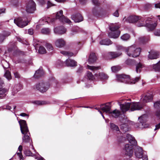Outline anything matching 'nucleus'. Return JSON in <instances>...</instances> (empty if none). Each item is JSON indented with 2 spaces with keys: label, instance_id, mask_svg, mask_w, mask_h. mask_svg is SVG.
<instances>
[{
  "label": "nucleus",
  "instance_id": "34",
  "mask_svg": "<svg viewBox=\"0 0 160 160\" xmlns=\"http://www.w3.org/2000/svg\"><path fill=\"white\" fill-rule=\"evenodd\" d=\"M139 39L140 43L144 44L148 42L149 40V38L148 37L143 36L140 37Z\"/></svg>",
  "mask_w": 160,
  "mask_h": 160
},
{
  "label": "nucleus",
  "instance_id": "2",
  "mask_svg": "<svg viewBox=\"0 0 160 160\" xmlns=\"http://www.w3.org/2000/svg\"><path fill=\"white\" fill-rule=\"evenodd\" d=\"M53 83L57 84L58 83V82L55 78L52 77L48 82H41L37 84L35 88L40 92L43 93L46 92L50 88V85Z\"/></svg>",
  "mask_w": 160,
  "mask_h": 160
},
{
  "label": "nucleus",
  "instance_id": "54",
  "mask_svg": "<svg viewBox=\"0 0 160 160\" xmlns=\"http://www.w3.org/2000/svg\"><path fill=\"white\" fill-rule=\"evenodd\" d=\"M92 2L93 4L96 6H99L100 4L98 0H92Z\"/></svg>",
  "mask_w": 160,
  "mask_h": 160
},
{
  "label": "nucleus",
  "instance_id": "44",
  "mask_svg": "<svg viewBox=\"0 0 160 160\" xmlns=\"http://www.w3.org/2000/svg\"><path fill=\"white\" fill-rule=\"evenodd\" d=\"M38 52L40 54H44L46 53V50L43 47L40 46L38 50Z\"/></svg>",
  "mask_w": 160,
  "mask_h": 160
},
{
  "label": "nucleus",
  "instance_id": "29",
  "mask_svg": "<svg viewBox=\"0 0 160 160\" xmlns=\"http://www.w3.org/2000/svg\"><path fill=\"white\" fill-rule=\"evenodd\" d=\"M96 60L97 57L95 55V53L93 52L91 53L88 59L89 63L91 64L94 63L96 62Z\"/></svg>",
  "mask_w": 160,
  "mask_h": 160
},
{
  "label": "nucleus",
  "instance_id": "6",
  "mask_svg": "<svg viewBox=\"0 0 160 160\" xmlns=\"http://www.w3.org/2000/svg\"><path fill=\"white\" fill-rule=\"evenodd\" d=\"M109 29L112 31L108 33L110 38H118L120 34V31H118L120 27L118 24H112L109 26Z\"/></svg>",
  "mask_w": 160,
  "mask_h": 160
},
{
  "label": "nucleus",
  "instance_id": "48",
  "mask_svg": "<svg viewBox=\"0 0 160 160\" xmlns=\"http://www.w3.org/2000/svg\"><path fill=\"white\" fill-rule=\"evenodd\" d=\"M88 67L89 69L91 70L92 71L95 70H98L100 69V67H95V66H91L89 65H88Z\"/></svg>",
  "mask_w": 160,
  "mask_h": 160
},
{
  "label": "nucleus",
  "instance_id": "14",
  "mask_svg": "<svg viewBox=\"0 0 160 160\" xmlns=\"http://www.w3.org/2000/svg\"><path fill=\"white\" fill-rule=\"evenodd\" d=\"M92 12L94 15L98 17L103 14L104 11L102 8L97 7L93 8Z\"/></svg>",
  "mask_w": 160,
  "mask_h": 160
},
{
  "label": "nucleus",
  "instance_id": "18",
  "mask_svg": "<svg viewBox=\"0 0 160 160\" xmlns=\"http://www.w3.org/2000/svg\"><path fill=\"white\" fill-rule=\"evenodd\" d=\"M141 98L140 100H152L153 95L151 92L147 93L145 95L142 94L141 96Z\"/></svg>",
  "mask_w": 160,
  "mask_h": 160
},
{
  "label": "nucleus",
  "instance_id": "41",
  "mask_svg": "<svg viewBox=\"0 0 160 160\" xmlns=\"http://www.w3.org/2000/svg\"><path fill=\"white\" fill-rule=\"evenodd\" d=\"M24 153L26 155V156H31L34 157L35 159H38V158L36 156L35 154H33L32 153L30 150H26L24 152Z\"/></svg>",
  "mask_w": 160,
  "mask_h": 160
},
{
  "label": "nucleus",
  "instance_id": "57",
  "mask_svg": "<svg viewBox=\"0 0 160 160\" xmlns=\"http://www.w3.org/2000/svg\"><path fill=\"white\" fill-rule=\"evenodd\" d=\"M154 34L155 36H160V29L154 32Z\"/></svg>",
  "mask_w": 160,
  "mask_h": 160
},
{
  "label": "nucleus",
  "instance_id": "36",
  "mask_svg": "<svg viewBox=\"0 0 160 160\" xmlns=\"http://www.w3.org/2000/svg\"><path fill=\"white\" fill-rule=\"evenodd\" d=\"M146 117V115L144 114L139 118L138 119L139 121L141 123L142 125L143 126L144 124V123L146 122L147 121Z\"/></svg>",
  "mask_w": 160,
  "mask_h": 160
},
{
  "label": "nucleus",
  "instance_id": "33",
  "mask_svg": "<svg viewBox=\"0 0 160 160\" xmlns=\"http://www.w3.org/2000/svg\"><path fill=\"white\" fill-rule=\"evenodd\" d=\"M136 61L135 60L130 58L128 59L125 62V63L128 65L133 66L136 64Z\"/></svg>",
  "mask_w": 160,
  "mask_h": 160
},
{
  "label": "nucleus",
  "instance_id": "5",
  "mask_svg": "<svg viewBox=\"0 0 160 160\" xmlns=\"http://www.w3.org/2000/svg\"><path fill=\"white\" fill-rule=\"evenodd\" d=\"M57 19H59V20L62 22H65L69 24L72 22L68 18L65 17L63 15V11L62 10H60L56 14V18H48L46 20L48 22H54Z\"/></svg>",
  "mask_w": 160,
  "mask_h": 160
},
{
  "label": "nucleus",
  "instance_id": "46",
  "mask_svg": "<svg viewBox=\"0 0 160 160\" xmlns=\"http://www.w3.org/2000/svg\"><path fill=\"white\" fill-rule=\"evenodd\" d=\"M50 29L48 28H42L41 30V32L43 34H48L50 32Z\"/></svg>",
  "mask_w": 160,
  "mask_h": 160
},
{
  "label": "nucleus",
  "instance_id": "26",
  "mask_svg": "<svg viewBox=\"0 0 160 160\" xmlns=\"http://www.w3.org/2000/svg\"><path fill=\"white\" fill-rule=\"evenodd\" d=\"M65 64L68 67H74L77 65V62L70 59H67L65 61Z\"/></svg>",
  "mask_w": 160,
  "mask_h": 160
},
{
  "label": "nucleus",
  "instance_id": "60",
  "mask_svg": "<svg viewBox=\"0 0 160 160\" xmlns=\"http://www.w3.org/2000/svg\"><path fill=\"white\" fill-rule=\"evenodd\" d=\"M28 33L30 35H32L33 33V30L32 29H29L28 30Z\"/></svg>",
  "mask_w": 160,
  "mask_h": 160
},
{
  "label": "nucleus",
  "instance_id": "56",
  "mask_svg": "<svg viewBox=\"0 0 160 160\" xmlns=\"http://www.w3.org/2000/svg\"><path fill=\"white\" fill-rule=\"evenodd\" d=\"M14 75L15 78H20V76L19 73L17 72H14Z\"/></svg>",
  "mask_w": 160,
  "mask_h": 160
},
{
  "label": "nucleus",
  "instance_id": "1",
  "mask_svg": "<svg viewBox=\"0 0 160 160\" xmlns=\"http://www.w3.org/2000/svg\"><path fill=\"white\" fill-rule=\"evenodd\" d=\"M151 18H149L141 17L139 18L138 16H131L127 19L124 18L122 21L124 22L126 21L129 23L136 22V25L138 27L146 26L148 28V31H152L154 30L157 26L156 23L151 24L150 22L151 21Z\"/></svg>",
  "mask_w": 160,
  "mask_h": 160
},
{
  "label": "nucleus",
  "instance_id": "52",
  "mask_svg": "<svg viewBox=\"0 0 160 160\" xmlns=\"http://www.w3.org/2000/svg\"><path fill=\"white\" fill-rule=\"evenodd\" d=\"M154 106L155 108H160V101L156 102L154 103Z\"/></svg>",
  "mask_w": 160,
  "mask_h": 160
},
{
  "label": "nucleus",
  "instance_id": "58",
  "mask_svg": "<svg viewBox=\"0 0 160 160\" xmlns=\"http://www.w3.org/2000/svg\"><path fill=\"white\" fill-rule=\"evenodd\" d=\"M114 16L116 17H118L119 16L118 11V10H116L113 14Z\"/></svg>",
  "mask_w": 160,
  "mask_h": 160
},
{
  "label": "nucleus",
  "instance_id": "16",
  "mask_svg": "<svg viewBox=\"0 0 160 160\" xmlns=\"http://www.w3.org/2000/svg\"><path fill=\"white\" fill-rule=\"evenodd\" d=\"M3 84L2 81L0 79V99L5 97L6 95L7 90L4 88H2V85Z\"/></svg>",
  "mask_w": 160,
  "mask_h": 160
},
{
  "label": "nucleus",
  "instance_id": "24",
  "mask_svg": "<svg viewBox=\"0 0 160 160\" xmlns=\"http://www.w3.org/2000/svg\"><path fill=\"white\" fill-rule=\"evenodd\" d=\"M130 109V103L129 102L126 103L124 104H121V110L123 113Z\"/></svg>",
  "mask_w": 160,
  "mask_h": 160
},
{
  "label": "nucleus",
  "instance_id": "13",
  "mask_svg": "<svg viewBox=\"0 0 160 160\" xmlns=\"http://www.w3.org/2000/svg\"><path fill=\"white\" fill-rule=\"evenodd\" d=\"M112 102H109L101 105L100 108L102 111L106 113H110Z\"/></svg>",
  "mask_w": 160,
  "mask_h": 160
},
{
  "label": "nucleus",
  "instance_id": "64",
  "mask_svg": "<svg viewBox=\"0 0 160 160\" xmlns=\"http://www.w3.org/2000/svg\"><path fill=\"white\" fill-rule=\"evenodd\" d=\"M156 115L160 118V111H157L156 112Z\"/></svg>",
  "mask_w": 160,
  "mask_h": 160
},
{
  "label": "nucleus",
  "instance_id": "4",
  "mask_svg": "<svg viewBox=\"0 0 160 160\" xmlns=\"http://www.w3.org/2000/svg\"><path fill=\"white\" fill-rule=\"evenodd\" d=\"M141 51V48L137 47L135 45H131L125 49V51L128 56L133 58L138 57L140 54Z\"/></svg>",
  "mask_w": 160,
  "mask_h": 160
},
{
  "label": "nucleus",
  "instance_id": "25",
  "mask_svg": "<svg viewBox=\"0 0 160 160\" xmlns=\"http://www.w3.org/2000/svg\"><path fill=\"white\" fill-rule=\"evenodd\" d=\"M31 103L36 106L46 105L50 103L48 101H32Z\"/></svg>",
  "mask_w": 160,
  "mask_h": 160
},
{
  "label": "nucleus",
  "instance_id": "30",
  "mask_svg": "<svg viewBox=\"0 0 160 160\" xmlns=\"http://www.w3.org/2000/svg\"><path fill=\"white\" fill-rule=\"evenodd\" d=\"M11 33L8 32H5L3 34H0V42H2Z\"/></svg>",
  "mask_w": 160,
  "mask_h": 160
},
{
  "label": "nucleus",
  "instance_id": "19",
  "mask_svg": "<svg viewBox=\"0 0 160 160\" xmlns=\"http://www.w3.org/2000/svg\"><path fill=\"white\" fill-rule=\"evenodd\" d=\"M66 31V29L63 26L56 28L54 29L55 33L59 34H63L65 33Z\"/></svg>",
  "mask_w": 160,
  "mask_h": 160
},
{
  "label": "nucleus",
  "instance_id": "28",
  "mask_svg": "<svg viewBox=\"0 0 160 160\" xmlns=\"http://www.w3.org/2000/svg\"><path fill=\"white\" fill-rule=\"evenodd\" d=\"M65 44V41L62 38L58 39L55 42L56 46L59 48H62L64 47Z\"/></svg>",
  "mask_w": 160,
  "mask_h": 160
},
{
  "label": "nucleus",
  "instance_id": "23",
  "mask_svg": "<svg viewBox=\"0 0 160 160\" xmlns=\"http://www.w3.org/2000/svg\"><path fill=\"white\" fill-rule=\"evenodd\" d=\"M135 65L136 66V71L137 73L140 72L142 68L145 67V65L140 62H136Z\"/></svg>",
  "mask_w": 160,
  "mask_h": 160
},
{
  "label": "nucleus",
  "instance_id": "55",
  "mask_svg": "<svg viewBox=\"0 0 160 160\" xmlns=\"http://www.w3.org/2000/svg\"><path fill=\"white\" fill-rule=\"evenodd\" d=\"M146 122L144 123V124L143 126H142L141 125H140L139 126H140V128H146L148 127L149 125L148 124H146L145 123Z\"/></svg>",
  "mask_w": 160,
  "mask_h": 160
},
{
  "label": "nucleus",
  "instance_id": "43",
  "mask_svg": "<svg viewBox=\"0 0 160 160\" xmlns=\"http://www.w3.org/2000/svg\"><path fill=\"white\" fill-rule=\"evenodd\" d=\"M87 76L88 79L89 80L92 81L95 78L92 73L89 71H88L87 72Z\"/></svg>",
  "mask_w": 160,
  "mask_h": 160
},
{
  "label": "nucleus",
  "instance_id": "27",
  "mask_svg": "<svg viewBox=\"0 0 160 160\" xmlns=\"http://www.w3.org/2000/svg\"><path fill=\"white\" fill-rule=\"evenodd\" d=\"M127 138L129 142L132 145H136L137 142L135 138L132 135L128 134L127 135Z\"/></svg>",
  "mask_w": 160,
  "mask_h": 160
},
{
  "label": "nucleus",
  "instance_id": "53",
  "mask_svg": "<svg viewBox=\"0 0 160 160\" xmlns=\"http://www.w3.org/2000/svg\"><path fill=\"white\" fill-rule=\"evenodd\" d=\"M152 7V5L150 3H148L145 5L144 8L145 10H148L151 8Z\"/></svg>",
  "mask_w": 160,
  "mask_h": 160
},
{
  "label": "nucleus",
  "instance_id": "59",
  "mask_svg": "<svg viewBox=\"0 0 160 160\" xmlns=\"http://www.w3.org/2000/svg\"><path fill=\"white\" fill-rule=\"evenodd\" d=\"M83 71V68L82 67H80L77 71L78 73H81Z\"/></svg>",
  "mask_w": 160,
  "mask_h": 160
},
{
  "label": "nucleus",
  "instance_id": "9",
  "mask_svg": "<svg viewBox=\"0 0 160 160\" xmlns=\"http://www.w3.org/2000/svg\"><path fill=\"white\" fill-rule=\"evenodd\" d=\"M36 10V4L32 0L29 1L27 4L26 11L28 13H33Z\"/></svg>",
  "mask_w": 160,
  "mask_h": 160
},
{
  "label": "nucleus",
  "instance_id": "49",
  "mask_svg": "<svg viewBox=\"0 0 160 160\" xmlns=\"http://www.w3.org/2000/svg\"><path fill=\"white\" fill-rule=\"evenodd\" d=\"M140 77H136L135 78L132 80H131L130 79V84H131L135 83L136 82H138L140 80Z\"/></svg>",
  "mask_w": 160,
  "mask_h": 160
},
{
  "label": "nucleus",
  "instance_id": "40",
  "mask_svg": "<svg viewBox=\"0 0 160 160\" xmlns=\"http://www.w3.org/2000/svg\"><path fill=\"white\" fill-rule=\"evenodd\" d=\"M110 128L111 129L115 132H119V128L118 126L115 125L114 123L110 124Z\"/></svg>",
  "mask_w": 160,
  "mask_h": 160
},
{
  "label": "nucleus",
  "instance_id": "37",
  "mask_svg": "<svg viewBox=\"0 0 160 160\" xmlns=\"http://www.w3.org/2000/svg\"><path fill=\"white\" fill-rule=\"evenodd\" d=\"M95 76L98 77V78L101 79H104L108 78L107 75L103 72H100L98 74H95Z\"/></svg>",
  "mask_w": 160,
  "mask_h": 160
},
{
  "label": "nucleus",
  "instance_id": "22",
  "mask_svg": "<svg viewBox=\"0 0 160 160\" xmlns=\"http://www.w3.org/2000/svg\"><path fill=\"white\" fill-rule=\"evenodd\" d=\"M120 55V53L118 52H110L108 53V58H106V59H112L116 58Z\"/></svg>",
  "mask_w": 160,
  "mask_h": 160
},
{
  "label": "nucleus",
  "instance_id": "10",
  "mask_svg": "<svg viewBox=\"0 0 160 160\" xmlns=\"http://www.w3.org/2000/svg\"><path fill=\"white\" fill-rule=\"evenodd\" d=\"M133 147L132 145L126 144L123 149L125 154L129 157H131L133 153Z\"/></svg>",
  "mask_w": 160,
  "mask_h": 160
},
{
  "label": "nucleus",
  "instance_id": "39",
  "mask_svg": "<svg viewBox=\"0 0 160 160\" xmlns=\"http://www.w3.org/2000/svg\"><path fill=\"white\" fill-rule=\"evenodd\" d=\"M111 69L112 72L116 73L120 70V66L118 65L114 66L111 67Z\"/></svg>",
  "mask_w": 160,
  "mask_h": 160
},
{
  "label": "nucleus",
  "instance_id": "17",
  "mask_svg": "<svg viewBox=\"0 0 160 160\" xmlns=\"http://www.w3.org/2000/svg\"><path fill=\"white\" fill-rule=\"evenodd\" d=\"M130 76L124 74H121V82L130 84Z\"/></svg>",
  "mask_w": 160,
  "mask_h": 160
},
{
  "label": "nucleus",
  "instance_id": "35",
  "mask_svg": "<svg viewBox=\"0 0 160 160\" xmlns=\"http://www.w3.org/2000/svg\"><path fill=\"white\" fill-rule=\"evenodd\" d=\"M111 114L112 116L115 118H117L119 117L120 115V112L117 109L113 110L112 112L110 111V113H109Z\"/></svg>",
  "mask_w": 160,
  "mask_h": 160
},
{
  "label": "nucleus",
  "instance_id": "7",
  "mask_svg": "<svg viewBox=\"0 0 160 160\" xmlns=\"http://www.w3.org/2000/svg\"><path fill=\"white\" fill-rule=\"evenodd\" d=\"M128 121L124 114H121V133H125L128 131Z\"/></svg>",
  "mask_w": 160,
  "mask_h": 160
},
{
  "label": "nucleus",
  "instance_id": "50",
  "mask_svg": "<svg viewBox=\"0 0 160 160\" xmlns=\"http://www.w3.org/2000/svg\"><path fill=\"white\" fill-rule=\"evenodd\" d=\"M46 47L47 49L49 51H51L53 50V48L52 45L49 43H47L46 44Z\"/></svg>",
  "mask_w": 160,
  "mask_h": 160
},
{
  "label": "nucleus",
  "instance_id": "32",
  "mask_svg": "<svg viewBox=\"0 0 160 160\" xmlns=\"http://www.w3.org/2000/svg\"><path fill=\"white\" fill-rule=\"evenodd\" d=\"M112 42L109 39L102 40L100 42V44L101 45H109L112 44Z\"/></svg>",
  "mask_w": 160,
  "mask_h": 160
},
{
  "label": "nucleus",
  "instance_id": "45",
  "mask_svg": "<svg viewBox=\"0 0 160 160\" xmlns=\"http://www.w3.org/2000/svg\"><path fill=\"white\" fill-rule=\"evenodd\" d=\"M130 38V35L127 33L124 34L121 37V39L125 40L127 41Z\"/></svg>",
  "mask_w": 160,
  "mask_h": 160
},
{
  "label": "nucleus",
  "instance_id": "31",
  "mask_svg": "<svg viewBox=\"0 0 160 160\" xmlns=\"http://www.w3.org/2000/svg\"><path fill=\"white\" fill-rule=\"evenodd\" d=\"M44 74V72L42 70L39 69L36 72L34 75V77L36 78H38L42 76Z\"/></svg>",
  "mask_w": 160,
  "mask_h": 160
},
{
  "label": "nucleus",
  "instance_id": "38",
  "mask_svg": "<svg viewBox=\"0 0 160 160\" xmlns=\"http://www.w3.org/2000/svg\"><path fill=\"white\" fill-rule=\"evenodd\" d=\"M152 67L154 71H160V61L156 64H153Z\"/></svg>",
  "mask_w": 160,
  "mask_h": 160
},
{
  "label": "nucleus",
  "instance_id": "3",
  "mask_svg": "<svg viewBox=\"0 0 160 160\" xmlns=\"http://www.w3.org/2000/svg\"><path fill=\"white\" fill-rule=\"evenodd\" d=\"M18 122L20 126L21 132L24 135L22 137L23 142L26 143L29 142L30 133L26 121L21 120L18 121Z\"/></svg>",
  "mask_w": 160,
  "mask_h": 160
},
{
  "label": "nucleus",
  "instance_id": "51",
  "mask_svg": "<svg viewBox=\"0 0 160 160\" xmlns=\"http://www.w3.org/2000/svg\"><path fill=\"white\" fill-rule=\"evenodd\" d=\"M55 4L51 2L50 1H48L47 3V8L48 9L51 7L55 6Z\"/></svg>",
  "mask_w": 160,
  "mask_h": 160
},
{
  "label": "nucleus",
  "instance_id": "20",
  "mask_svg": "<svg viewBox=\"0 0 160 160\" xmlns=\"http://www.w3.org/2000/svg\"><path fill=\"white\" fill-rule=\"evenodd\" d=\"M142 149L140 147L137 146L135 150V155L136 158H141L142 157Z\"/></svg>",
  "mask_w": 160,
  "mask_h": 160
},
{
  "label": "nucleus",
  "instance_id": "12",
  "mask_svg": "<svg viewBox=\"0 0 160 160\" xmlns=\"http://www.w3.org/2000/svg\"><path fill=\"white\" fill-rule=\"evenodd\" d=\"M130 103V111H132L136 110H139L142 108L143 104L139 102H132Z\"/></svg>",
  "mask_w": 160,
  "mask_h": 160
},
{
  "label": "nucleus",
  "instance_id": "42",
  "mask_svg": "<svg viewBox=\"0 0 160 160\" xmlns=\"http://www.w3.org/2000/svg\"><path fill=\"white\" fill-rule=\"evenodd\" d=\"M4 76L8 80L12 78L11 72L8 70H6Z\"/></svg>",
  "mask_w": 160,
  "mask_h": 160
},
{
  "label": "nucleus",
  "instance_id": "21",
  "mask_svg": "<svg viewBox=\"0 0 160 160\" xmlns=\"http://www.w3.org/2000/svg\"><path fill=\"white\" fill-rule=\"evenodd\" d=\"M149 54L148 55V58L151 59H156L159 57V52L156 51H151L149 52Z\"/></svg>",
  "mask_w": 160,
  "mask_h": 160
},
{
  "label": "nucleus",
  "instance_id": "61",
  "mask_svg": "<svg viewBox=\"0 0 160 160\" xmlns=\"http://www.w3.org/2000/svg\"><path fill=\"white\" fill-rule=\"evenodd\" d=\"M38 1L42 5L45 4V0H38Z\"/></svg>",
  "mask_w": 160,
  "mask_h": 160
},
{
  "label": "nucleus",
  "instance_id": "63",
  "mask_svg": "<svg viewBox=\"0 0 160 160\" xmlns=\"http://www.w3.org/2000/svg\"><path fill=\"white\" fill-rule=\"evenodd\" d=\"M155 7L156 8H159L160 9V2L155 4Z\"/></svg>",
  "mask_w": 160,
  "mask_h": 160
},
{
  "label": "nucleus",
  "instance_id": "8",
  "mask_svg": "<svg viewBox=\"0 0 160 160\" xmlns=\"http://www.w3.org/2000/svg\"><path fill=\"white\" fill-rule=\"evenodd\" d=\"M17 42H11L9 44V47L8 48V51L9 52H11L13 51H15V52L19 55H24V52L23 51L20 50L18 48L17 46Z\"/></svg>",
  "mask_w": 160,
  "mask_h": 160
},
{
  "label": "nucleus",
  "instance_id": "47",
  "mask_svg": "<svg viewBox=\"0 0 160 160\" xmlns=\"http://www.w3.org/2000/svg\"><path fill=\"white\" fill-rule=\"evenodd\" d=\"M22 149V145H20L18 147V149L20 152H19L17 153L19 157V158L21 159L22 158V155L21 153Z\"/></svg>",
  "mask_w": 160,
  "mask_h": 160
},
{
  "label": "nucleus",
  "instance_id": "11",
  "mask_svg": "<svg viewBox=\"0 0 160 160\" xmlns=\"http://www.w3.org/2000/svg\"><path fill=\"white\" fill-rule=\"evenodd\" d=\"M14 22L20 28H23L28 25V21L23 20L21 18H15L14 20Z\"/></svg>",
  "mask_w": 160,
  "mask_h": 160
},
{
  "label": "nucleus",
  "instance_id": "62",
  "mask_svg": "<svg viewBox=\"0 0 160 160\" xmlns=\"http://www.w3.org/2000/svg\"><path fill=\"white\" fill-rule=\"evenodd\" d=\"M116 76V80L118 82H120V75L117 74Z\"/></svg>",
  "mask_w": 160,
  "mask_h": 160
},
{
  "label": "nucleus",
  "instance_id": "15",
  "mask_svg": "<svg viewBox=\"0 0 160 160\" xmlns=\"http://www.w3.org/2000/svg\"><path fill=\"white\" fill-rule=\"evenodd\" d=\"M71 18L75 22H78L83 20V18L79 13H77L71 16Z\"/></svg>",
  "mask_w": 160,
  "mask_h": 160
}]
</instances>
